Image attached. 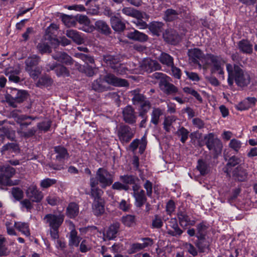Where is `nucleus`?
I'll use <instances>...</instances> for the list:
<instances>
[{
  "label": "nucleus",
  "instance_id": "nucleus-1",
  "mask_svg": "<svg viewBox=\"0 0 257 257\" xmlns=\"http://www.w3.org/2000/svg\"><path fill=\"white\" fill-rule=\"evenodd\" d=\"M226 68L228 73L227 82L229 85L232 86L234 81L236 85L241 87L247 86L250 82V77L249 74L240 68L239 66L230 64H226Z\"/></svg>",
  "mask_w": 257,
  "mask_h": 257
},
{
  "label": "nucleus",
  "instance_id": "nucleus-2",
  "mask_svg": "<svg viewBox=\"0 0 257 257\" xmlns=\"http://www.w3.org/2000/svg\"><path fill=\"white\" fill-rule=\"evenodd\" d=\"M204 67H209L212 74L217 73L222 80L225 79L224 66L225 60L220 55L207 54L204 57Z\"/></svg>",
  "mask_w": 257,
  "mask_h": 257
},
{
  "label": "nucleus",
  "instance_id": "nucleus-3",
  "mask_svg": "<svg viewBox=\"0 0 257 257\" xmlns=\"http://www.w3.org/2000/svg\"><path fill=\"white\" fill-rule=\"evenodd\" d=\"M151 77L160 80V87L165 93L171 94L178 91L177 88L170 83V77L166 74L161 72H155L151 75Z\"/></svg>",
  "mask_w": 257,
  "mask_h": 257
},
{
  "label": "nucleus",
  "instance_id": "nucleus-4",
  "mask_svg": "<svg viewBox=\"0 0 257 257\" xmlns=\"http://www.w3.org/2000/svg\"><path fill=\"white\" fill-rule=\"evenodd\" d=\"M205 144L210 153L213 155L214 158H216L221 154L223 145L218 138L215 137L213 133H209L204 137Z\"/></svg>",
  "mask_w": 257,
  "mask_h": 257
},
{
  "label": "nucleus",
  "instance_id": "nucleus-5",
  "mask_svg": "<svg viewBox=\"0 0 257 257\" xmlns=\"http://www.w3.org/2000/svg\"><path fill=\"white\" fill-rule=\"evenodd\" d=\"M15 169L9 165L1 167L0 185L13 186L19 184V180L12 181L10 179L15 175Z\"/></svg>",
  "mask_w": 257,
  "mask_h": 257
},
{
  "label": "nucleus",
  "instance_id": "nucleus-6",
  "mask_svg": "<svg viewBox=\"0 0 257 257\" xmlns=\"http://www.w3.org/2000/svg\"><path fill=\"white\" fill-rule=\"evenodd\" d=\"M93 178L102 188L110 186L114 181L113 175L104 168H99L96 172L95 178Z\"/></svg>",
  "mask_w": 257,
  "mask_h": 257
},
{
  "label": "nucleus",
  "instance_id": "nucleus-7",
  "mask_svg": "<svg viewBox=\"0 0 257 257\" xmlns=\"http://www.w3.org/2000/svg\"><path fill=\"white\" fill-rule=\"evenodd\" d=\"M103 60L107 65L113 69L117 74L123 75L126 73L127 68L122 64H119V58L117 56L105 55Z\"/></svg>",
  "mask_w": 257,
  "mask_h": 257
},
{
  "label": "nucleus",
  "instance_id": "nucleus-8",
  "mask_svg": "<svg viewBox=\"0 0 257 257\" xmlns=\"http://www.w3.org/2000/svg\"><path fill=\"white\" fill-rule=\"evenodd\" d=\"M64 220V215L61 213H50L44 217L45 222L48 224L50 228H59Z\"/></svg>",
  "mask_w": 257,
  "mask_h": 257
},
{
  "label": "nucleus",
  "instance_id": "nucleus-9",
  "mask_svg": "<svg viewBox=\"0 0 257 257\" xmlns=\"http://www.w3.org/2000/svg\"><path fill=\"white\" fill-rule=\"evenodd\" d=\"M58 27L56 24H52L46 30L45 35L44 36L45 41L50 42L51 46L54 47L59 45V40L56 37V32Z\"/></svg>",
  "mask_w": 257,
  "mask_h": 257
},
{
  "label": "nucleus",
  "instance_id": "nucleus-10",
  "mask_svg": "<svg viewBox=\"0 0 257 257\" xmlns=\"http://www.w3.org/2000/svg\"><path fill=\"white\" fill-rule=\"evenodd\" d=\"M135 131L126 125H120L117 131V136L122 143L128 142L134 136Z\"/></svg>",
  "mask_w": 257,
  "mask_h": 257
},
{
  "label": "nucleus",
  "instance_id": "nucleus-11",
  "mask_svg": "<svg viewBox=\"0 0 257 257\" xmlns=\"http://www.w3.org/2000/svg\"><path fill=\"white\" fill-rule=\"evenodd\" d=\"M27 197L34 202H40L43 198V193L34 184L30 185L26 191Z\"/></svg>",
  "mask_w": 257,
  "mask_h": 257
},
{
  "label": "nucleus",
  "instance_id": "nucleus-12",
  "mask_svg": "<svg viewBox=\"0 0 257 257\" xmlns=\"http://www.w3.org/2000/svg\"><path fill=\"white\" fill-rule=\"evenodd\" d=\"M106 83L116 87H125L128 86V82L124 79L117 77L114 75L108 73L104 77Z\"/></svg>",
  "mask_w": 257,
  "mask_h": 257
},
{
  "label": "nucleus",
  "instance_id": "nucleus-13",
  "mask_svg": "<svg viewBox=\"0 0 257 257\" xmlns=\"http://www.w3.org/2000/svg\"><path fill=\"white\" fill-rule=\"evenodd\" d=\"M123 120L127 123L134 124L136 123L137 116L135 114L134 109L130 105L124 107L122 110Z\"/></svg>",
  "mask_w": 257,
  "mask_h": 257
},
{
  "label": "nucleus",
  "instance_id": "nucleus-14",
  "mask_svg": "<svg viewBox=\"0 0 257 257\" xmlns=\"http://www.w3.org/2000/svg\"><path fill=\"white\" fill-rule=\"evenodd\" d=\"M90 185L91 187L90 195L94 199V200H103L101 196L103 192L98 187L97 182L93 178L90 179Z\"/></svg>",
  "mask_w": 257,
  "mask_h": 257
},
{
  "label": "nucleus",
  "instance_id": "nucleus-15",
  "mask_svg": "<svg viewBox=\"0 0 257 257\" xmlns=\"http://www.w3.org/2000/svg\"><path fill=\"white\" fill-rule=\"evenodd\" d=\"M141 67L144 70L148 72L159 70L161 68L158 62L149 58L144 60L141 64Z\"/></svg>",
  "mask_w": 257,
  "mask_h": 257
},
{
  "label": "nucleus",
  "instance_id": "nucleus-16",
  "mask_svg": "<svg viewBox=\"0 0 257 257\" xmlns=\"http://www.w3.org/2000/svg\"><path fill=\"white\" fill-rule=\"evenodd\" d=\"M20 127L18 130V133L21 136L29 138L35 135L36 130L34 127L26 130L27 127L31 124V122H21L19 121Z\"/></svg>",
  "mask_w": 257,
  "mask_h": 257
},
{
  "label": "nucleus",
  "instance_id": "nucleus-17",
  "mask_svg": "<svg viewBox=\"0 0 257 257\" xmlns=\"http://www.w3.org/2000/svg\"><path fill=\"white\" fill-rule=\"evenodd\" d=\"M168 225L172 228L168 229L167 233L173 236H180L183 232V231L179 227L177 220L175 218H171L168 222Z\"/></svg>",
  "mask_w": 257,
  "mask_h": 257
},
{
  "label": "nucleus",
  "instance_id": "nucleus-18",
  "mask_svg": "<svg viewBox=\"0 0 257 257\" xmlns=\"http://www.w3.org/2000/svg\"><path fill=\"white\" fill-rule=\"evenodd\" d=\"M188 55L189 60L194 64H198L199 60H201L204 58L203 52L198 48L189 49Z\"/></svg>",
  "mask_w": 257,
  "mask_h": 257
},
{
  "label": "nucleus",
  "instance_id": "nucleus-19",
  "mask_svg": "<svg viewBox=\"0 0 257 257\" xmlns=\"http://www.w3.org/2000/svg\"><path fill=\"white\" fill-rule=\"evenodd\" d=\"M69 223L71 229L69 237V244L71 246H78L81 238L77 235V232L74 228L73 223L69 221Z\"/></svg>",
  "mask_w": 257,
  "mask_h": 257
},
{
  "label": "nucleus",
  "instance_id": "nucleus-20",
  "mask_svg": "<svg viewBox=\"0 0 257 257\" xmlns=\"http://www.w3.org/2000/svg\"><path fill=\"white\" fill-rule=\"evenodd\" d=\"M179 223L182 227H187L188 225L193 226L195 223L194 220H191L186 212L179 211L177 213Z\"/></svg>",
  "mask_w": 257,
  "mask_h": 257
},
{
  "label": "nucleus",
  "instance_id": "nucleus-21",
  "mask_svg": "<svg viewBox=\"0 0 257 257\" xmlns=\"http://www.w3.org/2000/svg\"><path fill=\"white\" fill-rule=\"evenodd\" d=\"M20 73V70L18 68L9 67L5 70V74L8 77L9 81L15 83L20 81V78L18 76Z\"/></svg>",
  "mask_w": 257,
  "mask_h": 257
},
{
  "label": "nucleus",
  "instance_id": "nucleus-22",
  "mask_svg": "<svg viewBox=\"0 0 257 257\" xmlns=\"http://www.w3.org/2000/svg\"><path fill=\"white\" fill-rule=\"evenodd\" d=\"M52 57L55 60L67 65H72L74 63L72 58L65 52H57Z\"/></svg>",
  "mask_w": 257,
  "mask_h": 257
},
{
  "label": "nucleus",
  "instance_id": "nucleus-23",
  "mask_svg": "<svg viewBox=\"0 0 257 257\" xmlns=\"http://www.w3.org/2000/svg\"><path fill=\"white\" fill-rule=\"evenodd\" d=\"M66 35L71 39L73 41L78 45H80L84 42V40L81 34L76 30L69 29L66 30L65 32Z\"/></svg>",
  "mask_w": 257,
  "mask_h": 257
},
{
  "label": "nucleus",
  "instance_id": "nucleus-24",
  "mask_svg": "<svg viewBox=\"0 0 257 257\" xmlns=\"http://www.w3.org/2000/svg\"><path fill=\"white\" fill-rule=\"evenodd\" d=\"M104 79L99 78L94 80L92 83V88L95 91L99 92L108 90L110 87L105 84Z\"/></svg>",
  "mask_w": 257,
  "mask_h": 257
},
{
  "label": "nucleus",
  "instance_id": "nucleus-25",
  "mask_svg": "<svg viewBox=\"0 0 257 257\" xmlns=\"http://www.w3.org/2000/svg\"><path fill=\"white\" fill-rule=\"evenodd\" d=\"M126 35L130 39L141 42H146L148 39L147 35L136 30L128 32Z\"/></svg>",
  "mask_w": 257,
  "mask_h": 257
},
{
  "label": "nucleus",
  "instance_id": "nucleus-26",
  "mask_svg": "<svg viewBox=\"0 0 257 257\" xmlns=\"http://www.w3.org/2000/svg\"><path fill=\"white\" fill-rule=\"evenodd\" d=\"M77 20L79 23L83 25L80 28L82 31L87 33H91L93 31L94 27L90 25V22L87 16L80 15Z\"/></svg>",
  "mask_w": 257,
  "mask_h": 257
},
{
  "label": "nucleus",
  "instance_id": "nucleus-27",
  "mask_svg": "<svg viewBox=\"0 0 257 257\" xmlns=\"http://www.w3.org/2000/svg\"><path fill=\"white\" fill-rule=\"evenodd\" d=\"M92 209L93 214L96 216L103 214L105 211L103 200H94L92 205Z\"/></svg>",
  "mask_w": 257,
  "mask_h": 257
},
{
  "label": "nucleus",
  "instance_id": "nucleus-28",
  "mask_svg": "<svg viewBox=\"0 0 257 257\" xmlns=\"http://www.w3.org/2000/svg\"><path fill=\"white\" fill-rule=\"evenodd\" d=\"M239 50L244 54H249L252 52V45L248 40L243 39L237 44Z\"/></svg>",
  "mask_w": 257,
  "mask_h": 257
},
{
  "label": "nucleus",
  "instance_id": "nucleus-29",
  "mask_svg": "<svg viewBox=\"0 0 257 257\" xmlns=\"http://www.w3.org/2000/svg\"><path fill=\"white\" fill-rule=\"evenodd\" d=\"M119 228V224L118 223L111 224L106 230V233L104 234V237L108 240L114 238L116 236Z\"/></svg>",
  "mask_w": 257,
  "mask_h": 257
},
{
  "label": "nucleus",
  "instance_id": "nucleus-30",
  "mask_svg": "<svg viewBox=\"0 0 257 257\" xmlns=\"http://www.w3.org/2000/svg\"><path fill=\"white\" fill-rule=\"evenodd\" d=\"M110 22L112 28L116 32H121L125 28V24L116 16H113L110 18Z\"/></svg>",
  "mask_w": 257,
  "mask_h": 257
},
{
  "label": "nucleus",
  "instance_id": "nucleus-31",
  "mask_svg": "<svg viewBox=\"0 0 257 257\" xmlns=\"http://www.w3.org/2000/svg\"><path fill=\"white\" fill-rule=\"evenodd\" d=\"M122 12L124 15L136 18H144L147 17V14L144 13H141L137 10H135L133 8L125 7L122 10Z\"/></svg>",
  "mask_w": 257,
  "mask_h": 257
},
{
  "label": "nucleus",
  "instance_id": "nucleus-32",
  "mask_svg": "<svg viewBox=\"0 0 257 257\" xmlns=\"http://www.w3.org/2000/svg\"><path fill=\"white\" fill-rule=\"evenodd\" d=\"M14 227L16 229L21 232L22 234L26 236H29L30 235L29 226L27 223L15 222Z\"/></svg>",
  "mask_w": 257,
  "mask_h": 257
},
{
  "label": "nucleus",
  "instance_id": "nucleus-33",
  "mask_svg": "<svg viewBox=\"0 0 257 257\" xmlns=\"http://www.w3.org/2000/svg\"><path fill=\"white\" fill-rule=\"evenodd\" d=\"M54 151L57 154L56 158L59 161L69 158V154L64 147L56 146L54 148Z\"/></svg>",
  "mask_w": 257,
  "mask_h": 257
},
{
  "label": "nucleus",
  "instance_id": "nucleus-34",
  "mask_svg": "<svg viewBox=\"0 0 257 257\" xmlns=\"http://www.w3.org/2000/svg\"><path fill=\"white\" fill-rule=\"evenodd\" d=\"M50 45H51L50 42L45 41L44 38L38 44L37 48L39 52L42 54L50 53L52 52Z\"/></svg>",
  "mask_w": 257,
  "mask_h": 257
},
{
  "label": "nucleus",
  "instance_id": "nucleus-35",
  "mask_svg": "<svg viewBox=\"0 0 257 257\" xmlns=\"http://www.w3.org/2000/svg\"><path fill=\"white\" fill-rule=\"evenodd\" d=\"M232 175L235 179L239 181H243L246 178V172L240 166H237L233 171H232Z\"/></svg>",
  "mask_w": 257,
  "mask_h": 257
},
{
  "label": "nucleus",
  "instance_id": "nucleus-36",
  "mask_svg": "<svg viewBox=\"0 0 257 257\" xmlns=\"http://www.w3.org/2000/svg\"><path fill=\"white\" fill-rule=\"evenodd\" d=\"M95 26L98 31L105 35H108L110 33V28L103 21L99 20L96 21L95 23Z\"/></svg>",
  "mask_w": 257,
  "mask_h": 257
},
{
  "label": "nucleus",
  "instance_id": "nucleus-37",
  "mask_svg": "<svg viewBox=\"0 0 257 257\" xmlns=\"http://www.w3.org/2000/svg\"><path fill=\"white\" fill-rule=\"evenodd\" d=\"M78 205L74 202L70 203L67 208V215L70 218H74L78 214Z\"/></svg>",
  "mask_w": 257,
  "mask_h": 257
},
{
  "label": "nucleus",
  "instance_id": "nucleus-38",
  "mask_svg": "<svg viewBox=\"0 0 257 257\" xmlns=\"http://www.w3.org/2000/svg\"><path fill=\"white\" fill-rule=\"evenodd\" d=\"M136 199V205L137 207H141L146 202L147 198L145 196V191L143 190L137 191L134 194Z\"/></svg>",
  "mask_w": 257,
  "mask_h": 257
},
{
  "label": "nucleus",
  "instance_id": "nucleus-39",
  "mask_svg": "<svg viewBox=\"0 0 257 257\" xmlns=\"http://www.w3.org/2000/svg\"><path fill=\"white\" fill-rule=\"evenodd\" d=\"M6 244V238L3 235L0 234V256H7L10 253V250L9 249Z\"/></svg>",
  "mask_w": 257,
  "mask_h": 257
},
{
  "label": "nucleus",
  "instance_id": "nucleus-40",
  "mask_svg": "<svg viewBox=\"0 0 257 257\" xmlns=\"http://www.w3.org/2000/svg\"><path fill=\"white\" fill-rule=\"evenodd\" d=\"M0 137L3 141L5 137H6L11 140H14L15 138V132L14 130L3 127L2 128H0Z\"/></svg>",
  "mask_w": 257,
  "mask_h": 257
},
{
  "label": "nucleus",
  "instance_id": "nucleus-41",
  "mask_svg": "<svg viewBox=\"0 0 257 257\" xmlns=\"http://www.w3.org/2000/svg\"><path fill=\"white\" fill-rule=\"evenodd\" d=\"M40 61V57L37 55H33L28 57L25 61L26 67L33 68L36 66Z\"/></svg>",
  "mask_w": 257,
  "mask_h": 257
},
{
  "label": "nucleus",
  "instance_id": "nucleus-42",
  "mask_svg": "<svg viewBox=\"0 0 257 257\" xmlns=\"http://www.w3.org/2000/svg\"><path fill=\"white\" fill-rule=\"evenodd\" d=\"M25 70L34 80H36L42 72V68L40 67H25Z\"/></svg>",
  "mask_w": 257,
  "mask_h": 257
},
{
  "label": "nucleus",
  "instance_id": "nucleus-43",
  "mask_svg": "<svg viewBox=\"0 0 257 257\" xmlns=\"http://www.w3.org/2000/svg\"><path fill=\"white\" fill-rule=\"evenodd\" d=\"M52 83L53 80L49 76L44 75L39 78L36 83V85L38 87H48L51 85Z\"/></svg>",
  "mask_w": 257,
  "mask_h": 257
},
{
  "label": "nucleus",
  "instance_id": "nucleus-44",
  "mask_svg": "<svg viewBox=\"0 0 257 257\" xmlns=\"http://www.w3.org/2000/svg\"><path fill=\"white\" fill-rule=\"evenodd\" d=\"M160 61L164 65L170 67L173 64V58L169 54L162 53L159 57Z\"/></svg>",
  "mask_w": 257,
  "mask_h": 257
},
{
  "label": "nucleus",
  "instance_id": "nucleus-45",
  "mask_svg": "<svg viewBox=\"0 0 257 257\" xmlns=\"http://www.w3.org/2000/svg\"><path fill=\"white\" fill-rule=\"evenodd\" d=\"M163 114V112L161 109L159 108L153 109L151 113V122L157 125L158 124L160 117Z\"/></svg>",
  "mask_w": 257,
  "mask_h": 257
},
{
  "label": "nucleus",
  "instance_id": "nucleus-46",
  "mask_svg": "<svg viewBox=\"0 0 257 257\" xmlns=\"http://www.w3.org/2000/svg\"><path fill=\"white\" fill-rule=\"evenodd\" d=\"M239 163V159L235 156L231 157L226 164L225 172L230 175L232 171V167Z\"/></svg>",
  "mask_w": 257,
  "mask_h": 257
},
{
  "label": "nucleus",
  "instance_id": "nucleus-47",
  "mask_svg": "<svg viewBox=\"0 0 257 257\" xmlns=\"http://www.w3.org/2000/svg\"><path fill=\"white\" fill-rule=\"evenodd\" d=\"M55 73L58 77H68L70 75L69 71L63 65L59 64L55 69Z\"/></svg>",
  "mask_w": 257,
  "mask_h": 257
},
{
  "label": "nucleus",
  "instance_id": "nucleus-48",
  "mask_svg": "<svg viewBox=\"0 0 257 257\" xmlns=\"http://www.w3.org/2000/svg\"><path fill=\"white\" fill-rule=\"evenodd\" d=\"M196 168L202 175H205L209 172L208 165L205 161L202 160H199L198 161V164L196 166Z\"/></svg>",
  "mask_w": 257,
  "mask_h": 257
},
{
  "label": "nucleus",
  "instance_id": "nucleus-49",
  "mask_svg": "<svg viewBox=\"0 0 257 257\" xmlns=\"http://www.w3.org/2000/svg\"><path fill=\"white\" fill-rule=\"evenodd\" d=\"M208 228V225L202 222L197 225V237L198 238H202L205 235V232Z\"/></svg>",
  "mask_w": 257,
  "mask_h": 257
},
{
  "label": "nucleus",
  "instance_id": "nucleus-50",
  "mask_svg": "<svg viewBox=\"0 0 257 257\" xmlns=\"http://www.w3.org/2000/svg\"><path fill=\"white\" fill-rule=\"evenodd\" d=\"M151 108V104L149 100H146L143 101L142 103L140 104V107L139 109V116H144L146 115L147 112L150 110Z\"/></svg>",
  "mask_w": 257,
  "mask_h": 257
},
{
  "label": "nucleus",
  "instance_id": "nucleus-51",
  "mask_svg": "<svg viewBox=\"0 0 257 257\" xmlns=\"http://www.w3.org/2000/svg\"><path fill=\"white\" fill-rule=\"evenodd\" d=\"M175 116H168L165 118L163 122V127L166 132H170L173 122L176 120Z\"/></svg>",
  "mask_w": 257,
  "mask_h": 257
},
{
  "label": "nucleus",
  "instance_id": "nucleus-52",
  "mask_svg": "<svg viewBox=\"0 0 257 257\" xmlns=\"http://www.w3.org/2000/svg\"><path fill=\"white\" fill-rule=\"evenodd\" d=\"M132 93L134 95V96L132 100L133 104L135 105L138 104H141L143 103V101H145L147 100L146 98L143 95L137 93L136 90L132 91Z\"/></svg>",
  "mask_w": 257,
  "mask_h": 257
},
{
  "label": "nucleus",
  "instance_id": "nucleus-53",
  "mask_svg": "<svg viewBox=\"0 0 257 257\" xmlns=\"http://www.w3.org/2000/svg\"><path fill=\"white\" fill-rule=\"evenodd\" d=\"M163 25L162 23L154 22L149 25V28L153 34L158 35L159 33L161 31Z\"/></svg>",
  "mask_w": 257,
  "mask_h": 257
},
{
  "label": "nucleus",
  "instance_id": "nucleus-54",
  "mask_svg": "<svg viewBox=\"0 0 257 257\" xmlns=\"http://www.w3.org/2000/svg\"><path fill=\"white\" fill-rule=\"evenodd\" d=\"M27 97V93L26 91L24 90H17V93L15 96H14L13 99L15 102L21 103L24 101Z\"/></svg>",
  "mask_w": 257,
  "mask_h": 257
},
{
  "label": "nucleus",
  "instance_id": "nucleus-55",
  "mask_svg": "<svg viewBox=\"0 0 257 257\" xmlns=\"http://www.w3.org/2000/svg\"><path fill=\"white\" fill-rule=\"evenodd\" d=\"M242 146V143L240 141L236 139L230 140L228 144L229 147L235 152H238Z\"/></svg>",
  "mask_w": 257,
  "mask_h": 257
},
{
  "label": "nucleus",
  "instance_id": "nucleus-56",
  "mask_svg": "<svg viewBox=\"0 0 257 257\" xmlns=\"http://www.w3.org/2000/svg\"><path fill=\"white\" fill-rule=\"evenodd\" d=\"M178 13L172 9H168L165 12V19L167 21H172L178 18Z\"/></svg>",
  "mask_w": 257,
  "mask_h": 257
},
{
  "label": "nucleus",
  "instance_id": "nucleus-57",
  "mask_svg": "<svg viewBox=\"0 0 257 257\" xmlns=\"http://www.w3.org/2000/svg\"><path fill=\"white\" fill-rule=\"evenodd\" d=\"M56 180L51 178H46L41 180L40 186L43 189L48 188L56 183Z\"/></svg>",
  "mask_w": 257,
  "mask_h": 257
},
{
  "label": "nucleus",
  "instance_id": "nucleus-58",
  "mask_svg": "<svg viewBox=\"0 0 257 257\" xmlns=\"http://www.w3.org/2000/svg\"><path fill=\"white\" fill-rule=\"evenodd\" d=\"M122 221L127 226H133L135 224V217L132 215H126L122 218Z\"/></svg>",
  "mask_w": 257,
  "mask_h": 257
},
{
  "label": "nucleus",
  "instance_id": "nucleus-59",
  "mask_svg": "<svg viewBox=\"0 0 257 257\" xmlns=\"http://www.w3.org/2000/svg\"><path fill=\"white\" fill-rule=\"evenodd\" d=\"M12 194L16 200L19 201L22 199L24 196V193L22 189L18 187H14L12 189Z\"/></svg>",
  "mask_w": 257,
  "mask_h": 257
},
{
  "label": "nucleus",
  "instance_id": "nucleus-60",
  "mask_svg": "<svg viewBox=\"0 0 257 257\" xmlns=\"http://www.w3.org/2000/svg\"><path fill=\"white\" fill-rule=\"evenodd\" d=\"M177 134L179 136L181 137V142L184 143L188 138L189 132L184 127H182L178 130Z\"/></svg>",
  "mask_w": 257,
  "mask_h": 257
},
{
  "label": "nucleus",
  "instance_id": "nucleus-61",
  "mask_svg": "<svg viewBox=\"0 0 257 257\" xmlns=\"http://www.w3.org/2000/svg\"><path fill=\"white\" fill-rule=\"evenodd\" d=\"M163 222L161 217L158 215H156L152 220V228H160L163 226Z\"/></svg>",
  "mask_w": 257,
  "mask_h": 257
},
{
  "label": "nucleus",
  "instance_id": "nucleus-62",
  "mask_svg": "<svg viewBox=\"0 0 257 257\" xmlns=\"http://www.w3.org/2000/svg\"><path fill=\"white\" fill-rule=\"evenodd\" d=\"M46 201L51 206L58 205L61 201L59 198L55 196H49L46 198Z\"/></svg>",
  "mask_w": 257,
  "mask_h": 257
},
{
  "label": "nucleus",
  "instance_id": "nucleus-63",
  "mask_svg": "<svg viewBox=\"0 0 257 257\" xmlns=\"http://www.w3.org/2000/svg\"><path fill=\"white\" fill-rule=\"evenodd\" d=\"M51 126V122L49 120L44 121L39 123L37 125L38 128L40 131L47 132L49 130Z\"/></svg>",
  "mask_w": 257,
  "mask_h": 257
},
{
  "label": "nucleus",
  "instance_id": "nucleus-64",
  "mask_svg": "<svg viewBox=\"0 0 257 257\" xmlns=\"http://www.w3.org/2000/svg\"><path fill=\"white\" fill-rule=\"evenodd\" d=\"M143 249L141 243H136L132 244L128 249V253L130 254L134 253L138 251Z\"/></svg>",
  "mask_w": 257,
  "mask_h": 257
}]
</instances>
